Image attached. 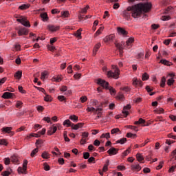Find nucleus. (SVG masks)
<instances>
[{
	"instance_id": "49",
	"label": "nucleus",
	"mask_w": 176,
	"mask_h": 176,
	"mask_svg": "<svg viewBox=\"0 0 176 176\" xmlns=\"http://www.w3.org/2000/svg\"><path fill=\"white\" fill-rule=\"evenodd\" d=\"M61 16L62 17H69V12L68 11H62L61 12Z\"/></svg>"
},
{
	"instance_id": "6",
	"label": "nucleus",
	"mask_w": 176,
	"mask_h": 176,
	"mask_svg": "<svg viewBox=\"0 0 176 176\" xmlns=\"http://www.w3.org/2000/svg\"><path fill=\"white\" fill-rule=\"evenodd\" d=\"M96 85L101 86L103 89H108L109 82H107L105 80H102V78H98L96 80Z\"/></svg>"
},
{
	"instance_id": "25",
	"label": "nucleus",
	"mask_w": 176,
	"mask_h": 176,
	"mask_svg": "<svg viewBox=\"0 0 176 176\" xmlns=\"http://www.w3.org/2000/svg\"><path fill=\"white\" fill-rule=\"evenodd\" d=\"M50 156L51 155L47 151H43L41 154V157L45 160L50 159Z\"/></svg>"
},
{
	"instance_id": "40",
	"label": "nucleus",
	"mask_w": 176,
	"mask_h": 176,
	"mask_svg": "<svg viewBox=\"0 0 176 176\" xmlns=\"http://www.w3.org/2000/svg\"><path fill=\"white\" fill-rule=\"evenodd\" d=\"M100 138H106V140H109V138H111V133H102L100 135Z\"/></svg>"
},
{
	"instance_id": "36",
	"label": "nucleus",
	"mask_w": 176,
	"mask_h": 176,
	"mask_svg": "<svg viewBox=\"0 0 176 176\" xmlns=\"http://www.w3.org/2000/svg\"><path fill=\"white\" fill-rule=\"evenodd\" d=\"M0 145H3L4 146H8L9 145V142L6 139H0Z\"/></svg>"
},
{
	"instance_id": "28",
	"label": "nucleus",
	"mask_w": 176,
	"mask_h": 176,
	"mask_svg": "<svg viewBox=\"0 0 176 176\" xmlns=\"http://www.w3.org/2000/svg\"><path fill=\"white\" fill-rule=\"evenodd\" d=\"M82 28L78 29L76 33H74L75 36H76V38H80V39H82Z\"/></svg>"
},
{
	"instance_id": "30",
	"label": "nucleus",
	"mask_w": 176,
	"mask_h": 176,
	"mask_svg": "<svg viewBox=\"0 0 176 176\" xmlns=\"http://www.w3.org/2000/svg\"><path fill=\"white\" fill-rule=\"evenodd\" d=\"M154 113H157V115H160V113H164V109L160 107L159 109H156L153 110Z\"/></svg>"
},
{
	"instance_id": "5",
	"label": "nucleus",
	"mask_w": 176,
	"mask_h": 176,
	"mask_svg": "<svg viewBox=\"0 0 176 176\" xmlns=\"http://www.w3.org/2000/svg\"><path fill=\"white\" fill-rule=\"evenodd\" d=\"M119 75H120V70L109 71L107 73V78H112L113 79H119Z\"/></svg>"
},
{
	"instance_id": "10",
	"label": "nucleus",
	"mask_w": 176,
	"mask_h": 176,
	"mask_svg": "<svg viewBox=\"0 0 176 176\" xmlns=\"http://www.w3.org/2000/svg\"><path fill=\"white\" fill-rule=\"evenodd\" d=\"M132 85L135 87H141L144 84L142 83V81L141 80H138V79L134 78L133 79Z\"/></svg>"
},
{
	"instance_id": "63",
	"label": "nucleus",
	"mask_w": 176,
	"mask_h": 176,
	"mask_svg": "<svg viewBox=\"0 0 176 176\" xmlns=\"http://www.w3.org/2000/svg\"><path fill=\"white\" fill-rule=\"evenodd\" d=\"M12 174V173L9 172V170H5L1 173L2 176H9Z\"/></svg>"
},
{
	"instance_id": "60",
	"label": "nucleus",
	"mask_w": 176,
	"mask_h": 176,
	"mask_svg": "<svg viewBox=\"0 0 176 176\" xmlns=\"http://www.w3.org/2000/svg\"><path fill=\"white\" fill-rule=\"evenodd\" d=\"M120 90H122V91H125L126 93H128V91H130L131 89L129 87H124L122 88H120Z\"/></svg>"
},
{
	"instance_id": "44",
	"label": "nucleus",
	"mask_w": 176,
	"mask_h": 176,
	"mask_svg": "<svg viewBox=\"0 0 176 176\" xmlns=\"http://www.w3.org/2000/svg\"><path fill=\"white\" fill-rule=\"evenodd\" d=\"M49 72H47V71H43L42 73H41V79L42 80H45V78H46V76H47Z\"/></svg>"
},
{
	"instance_id": "56",
	"label": "nucleus",
	"mask_w": 176,
	"mask_h": 176,
	"mask_svg": "<svg viewBox=\"0 0 176 176\" xmlns=\"http://www.w3.org/2000/svg\"><path fill=\"white\" fill-rule=\"evenodd\" d=\"M63 137H64V140H65V142H69V141H71L69 140V138H68V136L67 135V131L64 132Z\"/></svg>"
},
{
	"instance_id": "38",
	"label": "nucleus",
	"mask_w": 176,
	"mask_h": 176,
	"mask_svg": "<svg viewBox=\"0 0 176 176\" xmlns=\"http://www.w3.org/2000/svg\"><path fill=\"white\" fill-rule=\"evenodd\" d=\"M57 98L60 102H67V98L64 96H58Z\"/></svg>"
},
{
	"instance_id": "13",
	"label": "nucleus",
	"mask_w": 176,
	"mask_h": 176,
	"mask_svg": "<svg viewBox=\"0 0 176 176\" xmlns=\"http://www.w3.org/2000/svg\"><path fill=\"white\" fill-rule=\"evenodd\" d=\"M113 39H115V34H110L106 36L105 38H104L103 41L104 43H109L110 42H112Z\"/></svg>"
},
{
	"instance_id": "15",
	"label": "nucleus",
	"mask_w": 176,
	"mask_h": 176,
	"mask_svg": "<svg viewBox=\"0 0 176 176\" xmlns=\"http://www.w3.org/2000/svg\"><path fill=\"white\" fill-rule=\"evenodd\" d=\"M131 168L132 170V171H141V166H140V164L138 163H134V164L131 166Z\"/></svg>"
},
{
	"instance_id": "26",
	"label": "nucleus",
	"mask_w": 176,
	"mask_h": 176,
	"mask_svg": "<svg viewBox=\"0 0 176 176\" xmlns=\"http://www.w3.org/2000/svg\"><path fill=\"white\" fill-rule=\"evenodd\" d=\"M31 6V4H22L19 7V10H27Z\"/></svg>"
},
{
	"instance_id": "39",
	"label": "nucleus",
	"mask_w": 176,
	"mask_h": 176,
	"mask_svg": "<svg viewBox=\"0 0 176 176\" xmlns=\"http://www.w3.org/2000/svg\"><path fill=\"white\" fill-rule=\"evenodd\" d=\"M136 159H137L138 162H141L144 160V156H142V154H141V153H137Z\"/></svg>"
},
{
	"instance_id": "37",
	"label": "nucleus",
	"mask_w": 176,
	"mask_h": 176,
	"mask_svg": "<svg viewBox=\"0 0 176 176\" xmlns=\"http://www.w3.org/2000/svg\"><path fill=\"white\" fill-rule=\"evenodd\" d=\"M12 163H15L16 164H19V158L16 155H12L11 157Z\"/></svg>"
},
{
	"instance_id": "46",
	"label": "nucleus",
	"mask_w": 176,
	"mask_h": 176,
	"mask_svg": "<svg viewBox=\"0 0 176 176\" xmlns=\"http://www.w3.org/2000/svg\"><path fill=\"white\" fill-rule=\"evenodd\" d=\"M174 82H175V80H174L173 78H171L170 79H168L167 80L168 86H173L174 85Z\"/></svg>"
},
{
	"instance_id": "9",
	"label": "nucleus",
	"mask_w": 176,
	"mask_h": 176,
	"mask_svg": "<svg viewBox=\"0 0 176 176\" xmlns=\"http://www.w3.org/2000/svg\"><path fill=\"white\" fill-rule=\"evenodd\" d=\"M119 153V148H116L115 147H111L107 151L108 155L109 156H113L115 155H118Z\"/></svg>"
},
{
	"instance_id": "34",
	"label": "nucleus",
	"mask_w": 176,
	"mask_h": 176,
	"mask_svg": "<svg viewBox=\"0 0 176 176\" xmlns=\"http://www.w3.org/2000/svg\"><path fill=\"white\" fill-rule=\"evenodd\" d=\"M107 90L109 91V93L111 96H115V94H116V89L112 87L109 86Z\"/></svg>"
},
{
	"instance_id": "52",
	"label": "nucleus",
	"mask_w": 176,
	"mask_h": 176,
	"mask_svg": "<svg viewBox=\"0 0 176 176\" xmlns=\"http://www.w3.org/2000/svg\"><path fill=\"white\" fill-rule=\"evenodd\" d=\"M117 133H121L119 128H114L111 131V134H117Z\"/></svg>"
},
{
	"instance_id": "11",
	"label": "nucleus",
	"mask_w": 176,
	"mask_h": 176,
	"mask_svg": "<svg viewBox=\"0 0 176 176\" xmlns=\"http://www.w3.org/2000/svg\"><path fill=\"white\" fill-rule=\"evenodd\" d=\"M133 43H134V37L129 38L128 40L126 41L125 47H126V49H130L133 47Z\"/></svg>"
},
{
	"instance_id": "59",
	"label": "nucleus",
	"mask_w": 176,
	"mask_h": 176,
	"mask_svg": "<svg viewBox=\"0 0 176 176\" xmlns=\"http://www.w3.org/2000/svg\"><path fill=\"white\" fill-rule=\"evenodd\" d=\"M43 166H44L45 171H49L50 170V166H49V164H47V163L45 162L43 164Z\"/></svg>"
},
{
	"instance_id": "17",
	"label": "nucleus",
	"mask_w": 176,
	"mask_h": 176,
	"mask_svg": "<svg viewBox=\"0 0 176 176\" xmlns=\"http://www.w3.org/2000/svg\"><path fill=\"white\" fill-rule=\"evenodd\" d=\"M85 126V123L79 122L78 124H72V130H78L79 129H82Z\"/></svg>"
},
{
	"instance_id": "32",
	"label": "nucleus",
	"mask_w": 176,
	"mask_h": 176,
	"mask_svg": "<svg viewBox=\"0 0 176 176\" xmlns=\"http://www.w3.org/2000/svg\"><path fill=\"white\" fill-rule=\"evenodd\" d=\"M69 119H70V120H72V122H74V123H76V122H78L79 117H78L76 115H72L69 116Z\"/></svg>"
},
{
	"instance_id": "58",
	"label": "nucleus",
	"mask_w": 176,
	"mask_h": 176,
	"mask_svg": "<svg viewBox=\"0 0 176 176\" xmlns=\"http://www.w3.org/2000/svg\"><path fill=\"white\" fill-rule=\"evenodd\" d=\"M87 142V138H82V139L80 141V145H85Z\"/></svg>"
},
{
	"instance_id": "1",
	"label": "nucleus",
	"mask_w": 176,
	"mask_h": 176,
	"mask_svg": "<svg viewBox=\"0 0 176 176\" xmlns=\"http://www.w3.org/2000/svg\"><path fill=\"white\" fill-rule=\"evenodd\" d=\"M152 9V3H139L135 5V9L133 11V16L134 19H137L138 17H141V14H142V12L144 13H148L151 12Z\"/></svg>"
},
{
	"instance_id": "47",
	"label": "nucleus",
	"mask_w": 176,
	"mask_h": 176,
	"mask_svg": "<svg viewBox=\"0 0 176 176\" xmlns=\"http://www.w3.org/2000/svg\"><path fill=\"white\" fill-rule=\"evenodd\" d=\"M116 47L118 49L119 51L123 52V47H122V45L118 42L115 43Z\"/></svg>"
},
{
	"instance_id": "64",
	"label": "nucleus",
	"mask_w": 176,
	"mask_h": 176,
	"mask_svg": "<svg viewBox=\"0 0 176 176\" xmlns=\"http://www.w3.org/2000/svg\"><path fill=\"white\" fill-rule=\"evenodd\" d=\"M67 73L69 74H72L74 72V71L72 70V65H69L67 68Z\"/></svg>"
},
{
	"instance_id": "51",
	"label": "nucleus",
	"mask_w": 176,
	"mask_h": 176,
	"mask_svg": "<svg viewBox=\"0 0 176 176\" xmlns=\"http://www.w3.org/2000/svg\"><path fill=\"white\" fill-rule=\"evenodd\" d=\"M161 20H162V21H167L168 20H171V16L169 15L162 16Z\"/></svg>"
},
{
	"instance_id": "24",
	"label": "nucleus",
	"mask_w": 176,
	"mask_h": 176,
	"mask_svg": "<svg viewBox=\"0 0 176 176\" xmlns=\"http://www.w3.org/2000/svg\"><path fill=\"white\" fill-rule=\"evenodd\" d=\"M45 97H44V101H45V102H52V101H53V98L52 97V96L45 94Z\"/></svg>"
},
{
	"instance_id": "31",
	"label": "nucleus",
	"mask_w": 176,
	"mask_h": 176,
	"mask_svg": "<svg viewBox=\"0 0 176 176\" xmlns=\"http://www.w3.org/2000/svg\"><path fill=\"white\" fill-rule=\"evenodd\" d=\"M14 78H16V79H21V76H23V72L21 71H17L14 75Z\"/></svg>"
},
{
	"instance_id": "62",
	"label": "nucleus",
	"mask_w": 176,
	"mask_h": 176,
	"mask_svg": "<svg viewBox=\"0 0 176 176\" xmlns=\"http://www.w3.org/2000/svg\"><path fill=\"white\" fill-rule=\"evenodd\" d=\"M22 105H23V102L18 100V101H16L15 107H16V108H21Z\"/></svg>"
},
{
	"instance_id": "45",
	"label": "nucleus",
	"mask_w": 176,
	"mask_h": 176,
	"mask_svg": "<svg viewBox=\"0 0 176 176\" xmlns=\"http://www.w3.org/2000/svg\"><path fill=\"white\" fill-rule=\"evenodd\" d=\"M166 86V77L163 76L160 82V87H164Z\"/></svg>"
},
{
	"instance_id": "50",
	"label": "nucleus",
	"mask_w": 176,
	"mask_h": 176,
	"mask_svg": "<svg viewBox=\"0 0 176 176\" xmlns=\"http://www.w3.org/2000/svg\"><path fill=\"white\" fill-rule=\"evenodd\" d=\"M144 123H145V120H144L142 118H139V120L135 121L134 122V124H144Z\"/></svg>"
},
{
	"instance_id": "27",
	"label": "nucleus",
	"mask_w": 176,
	"mask_h": 176,
	"mask_svg": "<svg viewBox=\"0 0 176 176\" xmlns=\"http://www.w3.org/2000/svg\"><path fill=\"white\" fill-rule=\"evenodd\" d=\"M103 31H104V27L99 28V29L96 31V32L94 35V38H97V36H98V35H100V34H102Z\"/></svg>"
},
{
	"instance_id": "22",
	"label": "nucleus",
	"mask_w": 176,
	"mask_h": 176,
	"mask_svg": "<svg viewBox=\"0 0 176 176\" xmlns=\"http://www.w3.org/2000/svg\"><path fill=\"white\" fill-rule=\"evenodd\" d=\"M40 17L42 18L43 21H49V16L47 12H43L40 14Z\"/></svg>"
},
{
	"instance_id": "54",
	"label": "nucleus",
	"mask_w": 176,
	"mask_h": 176,
	"mask_svg": "<svg viewBox=\"0 0 176 176\" xmlns=\"http://www.w3.org/2000/svg\"><path fill=\"white\" fill-rule=\"evenodd\" d=\"M80 102L82 104L86 102V101H87V96H82L80 98Z\"/></svg>"
},
{
	"instance_id": "35",
	"label": "nucleus",
	"mask_w": 176,
	"mask_h": 176,
	"mask_svg": "<svg viewBox=\"0 0 176 176\" xmlns=\"http://www.w3.org/2000/svg\"><path fill=\"white\" fill-rule=\"evenodd\" d=\"M126 142H127V138H122L116 141V144H121V145H123V144H126Z\"/></svg>"
},
{
	"instance_id": "21",
	"label": "nucleus",
	"mask_w": 176,
	"mask_h": 176,
	"mask_svg": "<svg viewBox=\"0 0 176 176\" xmlns=\"http://www.w3.org/2000/svg\"><path fill=\"white\" fill-rule=\"evenodd\" d=\"M61 80H63V76L61 75L54 76L52 78V82H61Z\"/></svg>"
},
{
	"instance_id": "16",
	"label": "nucleus",
	"mask_w": 176,
	"mask_h": 176,
	"mask_svg": "<svg viewBox=\"0 0 176 176\" xmlns=\"http://www.w3.org/2000/svg\"><path fill=\"white\" fill-rule=\"evenodd\" d=\"M117 31L120 35H123V36H126L129 34V32L126 31L124 28L120 27L117 28Z\"/></svg>"
},
{
	"instance_id": "3",
	"label": "nucleus",
	"mask_w": 176,
	"mask_h": 176,
	"mask_svg": "<svg viewBox=\"0 0 176 176\" xmlns=\"http://www.w3.org/2000/svg\"><path fill=\"white\" fill-rule=\"evenodd\" d=\"M87 112H93L94 115H97L96 120L102 118V111L104 109L101 107H98L96 109L94 107H87L86 109Z\"/></svg>"
},
{
	"instance_id": "42",
	"label": "nucleus",
	"mask_w": 176,
	"mask_h": 176,
	"mask_svg": "<svg viewBox=\"0 0 176 176\" xmlns=\"http://www.w3.org/2000/svg\"><path fill=\"white\" fill-rule=\"evenodd\" d=\"M148 79H149V74L146 72L144 73L142 76V80L145 81L148 80Z\"/></svg>"
},
{
	"instance_id": "41",
	"label": "nucleus",
	"mask_w": 176,
	"mask_h": 176,
	"mask_svg": "<svg viewBox=\"0 0 176 176\" xmlns=\"http://www.w3.org/2000/svg\"><path fill=\"white\" fill-rule=\"evenodd\" d=\"M90 9V6L89 5H87L84 8H82L80 13L85 14L87 13V10Z\"/></svg>"
},
{
	"instance_id": "55",
	"label": "nucleus",
	"mask_w": 176,
	"mask_h": 176,
	"mask_svg": "<svg viewBox=\"0 0 176 176\" xmlns=\"http://www.w3.org/2000/svg\"><path fill=\"white\" fill-rule=\"evenodd\" d=\"M126 129H131V130H134V131H138L137 126L133 125L126 126Z\"/></svg>"
},
{
	"instance_id": "57",
	"label": "nucleus",
	"mask_w": 176,
	"mask_h": 176,
	"mask_svg": "<svg viewBox=\"0 0 176 176\" xmlns=\"http://www.w3.org/2000/svg\"><path fill=\"white\" fill-rule=\"evenodd\" d=\"M48 50H50V52H54V50H56V47L52 45H48L47 46Z\"/></svg>"
},
{
	"instance_id": "43",
	"label": "nucleus",
	"mask_w": 176,
	"mask_h": 176,
	"mask_svg": "<svg viewBox=\"0 0 176 176\" xmlns=\"http://www.w3.org/2000/svg\"><path fill=\"white\" fill-rule=\"evenodd\" d=\"M126 137L127 138H137V134L131 133H127L126 135Z\"/></svg>"
},
{
	"instance_id": "53",
	"label": "nucleus",
	"mask_w": 176,
	"mask_h": 176,
	"mask_svg": "<svg viewBox=\"0 0 176 176\" xmlns=\"http://www.w3.org/2000/svg\"><path fill=\"white\" fill-rule=\"evenodd\" d=\"M109 161H107V164H104L102 168V173H107L108 171V166H109Z\"/></svg>"
},
{
	"instance_id": "19",
	"label": "nucleus",
	"mask_w": 176,
	"mask_h": 176,
	"mask_svg": "<svg viewBox=\"0 0 176 176\" xmlns=\"http://www.w3.org/2000/svg\"><path fill=\"white\" fill-rule=\"evenodd\" d=\"M12 130H13V128L9 126L3 127L1 129L2 133H4L5 134H10V133H12Z\"/></svg>"
},
{
	"instance_id": "29",
	"label": "nucleus",
	"mask_w": 176,
	"mask_h": 176,
	"mask_svg": "<svg viewBox=\"0 0 176 176\" xmlns=\"http://www.w3.org/2000/svg\"><path fill=\"white\" fill-rule=\"evenodd\" d=\"M73 123L69 120H65L63 122V126H65L66 127H72Z\"/></svg>"
},
{
	"instance_id": "48",
	"label": "nucleus",
	"mask_w": 176,
	"mask_h": 176,
	"mask_svg": "<svg viewBox=\"0 0 176 176\" xmlns=\"http://www.w3.org/2000/svg\"><path fill=\"white\" fill-rule=\"evenodd\" d=\"M38 152H39V149L38 148H34L30 153L31 157H34L35 155L38 153Z\"/></svg>"
},
{
	"instance_id": "14",
	"label": "nucleus",
	"mask_w": 176,
	"mask_h": 176,
	"mask_svg": "<svg viewBox=\"0 0 176 176\" xmlns=\"http://www.w3.org/2000/svg\"><path fill=\"white\" fill-rule=\"evenodd\" d=\"M28 29L23 28H21L18 30V35L19 36H23V35H28Z\"/></svg>"
},
{
	"instance_id": "4",
	"label": "nucleus",
	"mask_w": 176,
	"mask_h": 176,
	"mask_svg": "<svg viewBox=\"0 0 176 176\" xmlns=\"http://www.w3.org/2000/svg\"><path fill=\"white\" fill-rule=\"evenodd\" d=\"M16 21L22 24V25H24V27H27L28 28L31 27V24L30 23L27 18H25V16H19V18L16 19Z\"/></svg>"
},
{
	"instance_id": "20",
	"label": "nucleus",
	"mask_w": 176,
	"mask_h": 176,
	"mask_svg": "<svg viewBox=\"0 0 176 176\" xmlns=\"http://www.w3.org/2000/svg\"><path fill=\"white\" fill-rule=\"evenodd\" d=\"M51 130L52 131V133H51L50 131H47V135H53V134L57 131V126H56V124H53L52 126H51Z\"/></svg>"
},
{
	"instance_id": "2",
	"label": "nucleus",
	"mask_w": 176,
	"mask_h": 176,
	"mask_svg": "<svg viewBox=\"0 0 176 176\" xmlns=\"http://www.w3.org/2000/svg\"><path fill=\"white\" fill-rule=\"evenodd\" d=\"M135 8V6L127 7L126 10L122 11V17L124 18L125 20H127L128 21L131 19V16L134 19V16H133V14L134 13Z\"/></svg>"
},
{
	"instance_id": "8",
	"label": "nucleus",
	"mask_w": 176,
	"mask_h": 176,
	"mask_svg": "<svg viewBox=\"0 0 176 176\" xmlns=\"http://www.w3.org/2000/svg\"><path fill=\"white\" fill-rule=\"evenodd\" d=\"M60 25H48L47 29L50 32H57V31H60Z\"/></svg>"
},
{
	"instance_id": "33",
	"label": "nucleus",
	"mask_w": 176,
	"mask_h": 176,
	"mask_svg": "<svg viewBox=\"0 0 176 176\" xmlns=\"http://www.w3.org/2000/svg\"><path fill=\"white\" fill-rule=\"evenodd\" d=\"M17 171L19 174H27V169L23 167H19Z\"/></svg>"
},
{
	"instance_id": "23",
	"label": "nucleus",
	"mask_w": 176,
	"mask_h": 176,
	"mask_svg": "<svg viewBox=\"0 0 176 176\" xmlns=\"http://www.w3.org/2000/svg\"><path fill=\"white\" fill-rule=\"evenodd\" d=\"M160 63L164 65H166L167 67H171V65H173V63L166 59H162Z\"/></svg>"
},
{
	"instance_id": "12",
	"label": "nucleus",
	"mask_w": 176,
	"mask_h": 176,
	"mask_svg": "<svg viewBox=\"0 0 176 176\" xmlns=\"http://www.w3.org/2000/svg\"><path fill=\"white\" fill-rule=\"evenodd\" d=\"M14 94L11 92H4L2 95L1 98H4V100H10V98H13Z\"/></svg>"
},
{
	"instance_id": "61",
	"label": "nucleus",
	"mask_w": 176,
	"mask_h": 176,
	"mask_svg": "<svg viewBox=\"0 0 176 176\" xmlns=\"http://www.w3.org/2000/svg\"><path fill=\"white\" fill-rule=\"evenodd\" d=\"M163 164H164V162L161 161L159 164V165L156 167V170H160L163 168Z\"/></svg>"
},
{
	"instance_id": "18",
	"label": "nucleus",
	"mask_w": 176,
	"mask_h": 176,
	"mask_svg": "<svg viewBox=\"0 0 176 176\" xmlns=\"http://www.w3.org/2000/svg\"><path fill=\"white\" fill-rule=\"evenodd\" d=\"M100 47H101V43H98L95 45L93 50V56H96L97 54V52H98Z\"/></svg>"
},
{
	"instance_id": "7",
	"label": "nucleus",
	"mask_w": 176,
	"mask_h": 176,
	"mask_svg": "<svg viewBox=\"0 0 176 176\" xmlns=\"http://www.w3.org/2000/svg\"><path fill=\"white\" fill-rule=\"evenodd\" d=\"M131 109V104H128L123 107L122 113L123 114L124 118H127L130 115V113L129 112V111H130Z\"/></svg>"
}]
</instances>
